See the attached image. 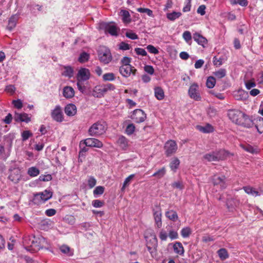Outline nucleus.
I'll use <instances>...</instances> for the list:
<instances>
[{
	"label": "nucleus",
	"instance_id": "obj_1",
	"mask_svg": "<svg viewBox=\"0 0 263 263\" xmlns=\"http://www.w3.org/2000/svg\"><path fill=\"white\" fill-rule=\"evenodd\" d=\"M228 115L229 119L237 125L246 128L250 125V116L240 110H229Z\"/></svg>",
	"mask_w": 263,
	"mask_h": 263
},
{
	"label": "nucleus",
	"instance_id": "obj_2",
	"mask_svg": "<svg viewBox=\"0 0 263 263\" xmlns=\"http://www.w3.org/2000/svg\"><path fill=\"white\" fill-rule=\"evenodd\" d=\"M90 72L88 69L86 68H81L76 76L77 85L79 90L84 93L86 91L87 81L90 79Z\"/></svg>",
	"mask_w": 263,
	"mask_h": 263
},
{
	"label": "nucleus",
	"instance_id": "obj_3",
	"mask_svg": "<svg viewBox=\"0 0 263 263\" xmlns=\"http://www.w3.org/2000/svg\"><path fill=\"white\" fill-rule=\"evenodd\" d=\"M107 129V125L103 121H98L93 124L88 129V134L92 137H99L103 135Z\"/></svg>",
	"mask_w": 263,
	"mask_h": 263
},
{
	"label": "nucleus",
	"instance_id": "obj_4",
	"mask_svg": "<svg viewBox=\"0 0 263 263\" xmlns=\"http://www.w3.org/2000/svg\"><path fill=\"white\" fill-rule=\"evenodd\" d=\"M23 245L27 251L32 253L37 251L41 248L40 242L34 236L25 237L23 240Z\"/></svg>",
	"mask_w": 263,
	"mask_h": 263
},
{
	"label": "nucleus",
	"instance_id": "obj_5",
	"mask_svg": "<svg viewBox=\"0 0 263 263\" xmlns=\"http://www.w3.org/2000/svg\"><path fill=\"white\" fill-rule=\"evenodd\" d=\"M98 59L104 65L108 64L112 60L110 49L104 46H100L98 50Z\"/></svg>",
	"mask_w": 263,
	"mask_h": 263
},
{
	"label": "nucleus",
	"instance_id": "obj_6",
	"mask_svg": "<svg viewBox=\"0 0 263 263\" xmlns=\"http://www.w3.org/2000/svg\"><path fill=\"white\" fill-rule=\"evenodd\" d=\"M227 154V152L223 149L213 151L205 154L203 156V159L208 162L218 161L223 159L226 157Z\"/></svg>",
	"mask_w": 263,
	"mask_h": 263
},
{
	"label": "nucleus",
	"instance_id": "obj_7",
	"mask_svg": "<svg viewBox=\"0 0 263 263\" xmlns=\"http://www.w3.org/2000/svg\"><path fill=\"white\" fill-rule=\"evenodd\" d=\"M99 28L104 30L105 33H109L112 36L118 35L119 29L112 23L102 22L99 24Z\"/></svg>",
	"mask_w": 263,
	"mask_h": 263
},
{
	"label": "nucleus",
	"instance_id": "obj_8",
	"mask_svg": "<svg viewBox=\"0 0 263 263\" xmlns=\"http://www.w3.org/2000/svg\"><path fill=\"white\" fill-rule=\"evenodd\" d=\"M250 125L246 126V128H252L254 126L259 134L263 133V118L257 116H250Z\"/></svg>",
	"mask_w": 263,
	"mask_h": 263
},
{
	"label": "nucleus",
	"instance_id": "obj_9",
	"mask_svg": "<svg viewBox=\"0 0 263 263\" xmlns=\"http://www.w3.org/2000/svg\"><path fill=\"white\" fill-rule=\"evenodd\" d=\"M188 95L191 99L195 101H200L201 100L199 90V85L197 83H194L190 86L188 90Z\"/></svg>",
	"mask_w": 263,
	"mask_h": 263
},
{
	"label": "nucleus",
	"instance_id": "obj_10",
	"mask_svg": "<svg viewBox=\"0 0 263 263\" xmlns=\"http://www.w3.org/2000/svg\"><path fill=\"white\" fill-rule=\"evenodd\" d=\"M164 148L166 156L169 157L176 153L178 146L175 141L170 140L165 143Z\"/></svg>",
	"mask_w": 263,
	"mask_h": 263
},
{
	"label": "nucleus",
	"instance_id": "obj_11",
	"mask_svg": "<svg viewBox=\"0 0 263 263\" xmlns=\"http://www.w3.org/2000/svg\"><path fill=\"white\" fill-rule=\"evenodd\" d=\"M130 118L135 122L140 123L145 121L146 115L142 109H136L133 111Z\"/></svg>",
	"mask_w": 263,
	"mask_h": 263
},
{
	"label": "nucleus",
	"instance_id": "obj_12",
	"mask_svg": "<svg viewBox=\"0 0 263 263\" xmlns=\"http://www.w3.org/2000/svg\"><path fill=\"white\" fill-rule=\"evenodd\" d=\"M136 69L132 66H121L119 68L120 74L125 78L129 77L131 74L135 75Z\"/></svg>",
	"mask_w": 263,
	"mask_h": 263
},
{
	"label": "nucleus",
	"instance_id": "obj_13",
	"mask_svg": "<svg viewBox=\"0 0 263 263\" xmlns=\"http://www.w3.org/2000/svg\"><path fill=\"white\" fill-rule=\"evenodd\" d=\"M213 183L215 186L219 185L221 189H224L227 186L226 178L224 176L214 175L213 177Z\"/></svg>",
	"mask_w": 263,
	"mask_h": 263
},
{
	"label": "nucleus",
	"instance_id": "obj_14",
	"mask_svg": "<svg viewBox=\"0 0 263 263\" xmlns=\"http://www.w3.org/2000/svg\"><path fill=\"white\" fill-rule=\"evenodd\" d=\"M154 218L155 219L156 226L160 228L162 226V213L161 209L160 206H157L153 210Z\"/></svg>",
	"mask_w": 263,
	"mask_h": 263
},
{
	"label": "nucleus",
	"instance_id": "obj_15",
	"mask_svg": "<svg viewBox=\"0 0 263 263\" xmlns=\"http://www.w3.org/2000/svg\"><path fill=\"white\" fill-rule=\"evenodd\" d=\"M194 40L203 48H205L208 45V40L200 33L196 32L193 34Z\"/></svg>",
	"mask_w": 263,
	"mask_h": 263
},
{
	"label": "nucleus",
	"instance_id": "obj_16",
	"mask_svg": "<svg viewBox=\"0 0 263 263\" xmlns=\"http://www.w3.org/2000/svg\"><path fill=\"white\" fill-rule=\"evenodd\" d=\"M51 116L52 118L57 122H61L63 120L62 111L59 105L56 106L55 108L52 110Z\"/></svg>",
	"mask_w": 263,
	"mask_h": 263
},
{
	"label": "nucleus",
	"instance_id": "obj_17",
	"mask_svg": "<svg viewBox=\"0 0 263 263\" xmlns=\"http://www.w3.org/2000/svg\"><path fill=\"white\" fill-rule=\"evenodd\" d=\"M84 144L88 147H94L97 148H102L103 146V143L99 140L89 138L85 140Z\"/></svg>",
	"mask_w": 263,
	"mask_h": 263
},
{
	"label": "nucleus",
	"instance_id": "obj_18",
	"mask_svg": "<svg viewBox=\"0 0 263 263\" xmlns=\"http://www.w3.org/2000/svg\"><path fill=\"white\" fill-rule=\"evenodd\" d=\"M19 18L20 14L18 13L12 15L8 20L7 29L9 31L12 30L16 27Z\"/></svg>",
	"mask_w": 263,
	"mask_h": 263
},
{
	"label": "nucleus",
	"instance_id": "obj_19",
	"mask_svg": "<svg viewBox=\"0 0 263 263\" xmlns=\"http://www.w3.org/2000/svg\"><path fill=\"white\" fill-rule=\"evenodd\" d=\"M145 239L146 240V245L157 247V238L153 232L150 233L149 235L145 236Z\"/></svg>",
	"mask_w": 263,
	"mask_h": 263
},
{
	"label": "nucleus",
	"instance_id": "obj_20",
	"mask_svg": "<svg viewBox=\"0 0 263 263\" xmlns=\"http://www.w3.org/2000/svg\"><path fill=\"white\" fill-rule=\"evenodd\" d=\"M8 178L14 183L18 182L21 178V175L20 174V170L17 169L11 170L9 175Z\"/></svg>",
	"mask_w": 263,
	"mask_h": 263
},
{
	"label": "nucleus",
	"instance_id": "obj_21",
	"mask_svg": "<svg viewBox=\"0 0 263 263\" xmlns=\"http://www.w3.org/2000/svg\"><path fill=\"white\" fill-rule=\"evenodd\" d=\"M14 120L16 122H24L28 123L31 121V118L26 113H15Z\"/></svg>",
	"mask_w": 263,
	"mask_h": 263
},
{
	"label": "nucleus",
	"instance_id": "obj_22",
	"mask_svg": "<svg viewBox=\"0 0 263 263\" xmlns=\"http://www.w3.org/2000/svg\"><path fill=\"white\" fill-rule=\"evenodd\" d=\"M106 92L104 85L96 86L93 90V96L97 98H101Z\"/></svg>",
	"mask_w": 263,
	"mask_h": 263
},
{
	"label": "nucleus",
	"instance_id": "obj_23",
	"mask_svg": "<svg viewBox=\"0 0 263 263\" xmlns=\"http://www.w3.org/2000/svg\"><path fill=\"white\" fill-rule=\"evenodd\" d=\"M119 14L122 17V21L124 24H127L131 22V16L127 10L121 9L120 11Z\"/></svg>",
	"mask_w": 263,
	"mask_h": 263
},
{
	"label": "nucleus",
	"instance_id": "obj_24",
	"mask_svg": "<svg viewBox=\"0 0 263 263\" xmlns=\"http://www.w3.org/2000/svg\"><path fill=\"white\" fill-rule=\"evenodd\" d=\"M117 144L121 149L125 150L128 147V141L125 137L121 136L117 140Z\"/></svg>",
	"mask_w": 263,
	"mask_h": 263
},
{
	"label": "nucleus",
	"instance_id": "obj_25",
	"mask_svg": "<svg viewBox=\"0 0 263 263\" xmlns=\"http://www.w3.org/2000/svg\"><path fill=\"white\" fill-rule=\"evenodd\" d=\"M65 112L68 116H73L77 112V107L75 105L69 104L66 106Z\"/></svg>",
	"mask_w": 263,
	"mask_h": 263
},
{
	"label": "nucleus",
	"instance_id": "obj_26",
	"mask_svg": "<svg viewBox=\"0 0 263 263\" xmlns=\"http://www.w3.org/2000/svg\"><path fill=\"white\" fill-rule=\"evenodd\" d=\"M63 95L66 98H71L74 95V90L70 86L64 87L63 89Z\"/></svg>",
	"mask_w": 263,
	"mask_h": 263
},
{
	"label": "nucleus",
	"instance_id": "obj_27",
	"mask_svg": "<svg viewBox=\"0 0 263 263\" xmlns=\"http://www.w3.org/2000/svg\"><path fill=\"white\" fill-rule=\"evenodd\" d=\"M196 128L203 133H210L214 131V127L209 123L205 126L197 125Z\"/></svg>",
	"mask_w": 263,
	"mask_h": 263
},
{
	"label": "nucleus",
	"instance_id": "obj_28",
	"mask_svg": "<svg viewBox=\"0 0 263 263\" xmlns=\"http://www.w3.org/2000/svg\"><path fill=\"white\" fill-rule=\"evenodd\" d=\"M165 216L173 221H176L178 219V216L176 211L170 210L165 212Z\"/></svg>",
	"mask_w": 263,
	"mask_h": 263
},
{
	"label": "nucleus",
	"instance_id": "obj_29",
	"mask_svg": "<svg viewBox=\"0 0 263 263\" xmlns=\"http://www.w3.org/2000/svg\"><path fill=\"white\" fill-rule=\"evenodd\" d=\"M155 96L158 100H162L164 98V92L160 87H156L154 88Z\"/></svg>",
	"mask_w": 263,
	"mask_h": 263
},
{
	"label": "nucleus",
	"instance_id": "obj_30",
	"mask_svg": "<svg viewBox=\"0 0 263 263\" xmlns=\"http://www.w3.org/2000/svg\"><path fill=\"white\" fill-rule=\"evenodd\" d=\"M173 249L174 252L180 255H183L184 253V248L181 242H176L174 244Z\"/></svg>",
	"mask_w": 263,
	"mask_h": 263
},
{
	"label": "nucleus",
	"instance_id": "obj_31",
	"mask_svg": "<svg viewBox=\"0 0 263 263\" xmlns=\"http://www.w3.org/2000/svg\"><path fill=\"white\" fill-rule=\"evenodd\" d=\"M180 160L178 158L175 157L173 158L170 163V167L172 171L176 172L180 165Z\"/></svg>",
	"mask_w": 263,
	"mask_h": 263
},
{
	"label": "nucleus",
	"instance_id": "obj_32",
	"mask_svg": "<svg viewBox=\"0 0 263 263\" xmlns=\"http://www.w3.org/2000/svg\"><path fill=\"white\" fill-rule=\"evenodd\" d=\"M182 15L180 12L173 11L172 12L167 13L166 14V17L168 20L171 21H174L176 19L179 18Z\"/></svg>",
	"mask_w": 263,
	"mask_h": 263
},
{
	"label": "nucleus",
	"instance_id": "obj_33",
	"mask_svg": "<svg viewBox=\"0 0 263 263\" xmlns=\"http://www.w3.org/2000/svg\"><path fill=\"white\" fill-rule=\"evenodd\" d=\"M245 192L253 196L256 197L258 196H260V194L257 191H256L254 188L250 186H244L243 187Z\"/></svg>",
	"mask_w": 263,
	"mask_h": 263
},
{
	"label": "nucleus",
	"instance_id": "obj_34",
	"mask_svg": "<svg viewBox=\"0 0 263 263\" xmlns=\"http://www.w3.org/2000/svg\"><path fill=\"white\" fill-rule=\"evenodd\" d=\"M62 75L69 78H72L73 76V68L71 66H65Z\"/></svg>",
	"mask_w": 263,
	"mask_h": 263
},
{
	"label": "nucleus",
	"instance_id": "obj_35",
	"mask_svg": "<svg viewBox=\"0 0 263 263\" xmlns=\"http://www.w3.org/2000/svg\"><path fill=\"white\" fill-rule=\"evenodd\" d=\"M218 255L219 258L222 260H224L229 257V254L227 250L224 248L220 249L217 251Z\"/></svg>",
	"mask_w": 263,
	"mask_h": 263
},
{
	"label": "nucleus",
	"instance_id": "obj_36",
	"mask_svg": "<svg viewBox=\"0 0 263 263\" xmlns=\"http://www.w3.org/2000/svg\"><path fill=\"white\" fill-rule=\"evenodd\" d=\"M27 174L30 177H34L37 176L40 174V171L37 167L32 166L28 168Z\"/></svg>",
	"mask_w": 263,
	"mask_h": 263
},
{
	"label": "nucleus",
	"instance_id": "obj_37",
	"mask_svg": "<svg viewBox=\"0 0 263 263\" xmlns=\"http://www.w3.org/2000/svg\"><path fill=\"white\" fill-rule=\"evenodd\" d=\"M226 70L223 68H220L219 70L213 72L214 76L217 79H221L226 76Z\"/></svg>",
	"mask_w": 263,
	"mask_h": 263
},
{
	"label": "nucleus",
	"instance_id": "obj_38",
	"mask_svg": "<svg viewBox=\"0 0 263 263\" xmlns=\"http://www.w3.org/2000/svg\"><path fill=\"white\" fill-rule=\"evenodd\" d=\"M40 194L44 202L50 199L52 196V192L47 190H45L44 192L40 193Z\"/></svg>",
	"mask_w": 263,
	"mask_h": 263
},
{
	"label": "nucleus",
	"instance_id": "obj_39",
	"mask_svg": "<svg viewBox=\"0 0 263 263\" xmlns=\"http://www.w3.org/2000/svg\"><path fill=\"white\" fill-rule=\"evenodd\" d=\"M216 84V79L213 76L209 77L206 82V86L209 88H213Z\"/></svg>",
	"mask_w": 263,
	"mask_h": 263
},
{
	"label": "nucleus",
	"instance_id": "obj_40",
	"mask_svg": "<svg viewBox=\"0 0 263 263\" xmlns=\"http://www.w3.org/2000/svg\"><path fill=\"white\" fill-rule=\"evenodd\" d=\"M60 250L63 253L69 256H71L73 254V252L70 250V248L66 245L62 246L60 248Z\"/></svg>",
	"mask_w": 263,
	"mask_h": 263
},
{
	"label": "nucleus",
	"instance_id": "obj_41",
	"mask_svg": "<svg viewBox=\"0 0 263 263\" xmlns=\"http://www.w3.org/2000/svg\"><path fill=\"white\" fill-rule=\"evenodd\" d=\"M166 174V170L164 167L159 169L156 172L154 173L152 175L153 177H155L158 179L162 178Z\"/></svg>",
	"mask_w": 263,
	"mask_h": 263
},
{
	"label": "nucleus",
	"instance_id": "obj_42",
	"mask_svg": "<svg viewBox=\"0 0 263 263\" xmlns=\"http://www.w3.org/2000/svg\"><path fill=\"white\" fill-rule=\"evenodd\" d=\"M104 81H113L115 80V74L112 72L106 73L103 75Z\"/></svg>",
	"mask_w": 263,
	"mask_h": 263
},
{
	"label": "nucleus",
	"instance_id": "obj_43",
	"mask_svg": "<svg viewBox=\"0 0 263 263\" xmlns=\"http://www.w3.org/2000/svg\"><path fill=\"white\" fill-rule=\"evenodd\" d=\"M182 37L186 43L191 45L192 36L189 31H185L182 34Z\"/></svg>",
	"mask_w": 263,
	"mask_h": 263
},
{
	"label": "nucleus",
	"instance_id": "obj_44",
	"mask_svg": "<svg viewBox=\"0 0 263 263\" xmlns=\"http://www.w3.org/2000/svg\"><path fill=\"white\" fill-rule=\"evenodd\" d=\"M105 188L103 186H97L93 191V195L95 197H97L99 195H101L104 192Z\"/></svg>",
	"mask_w": 263,
	"mask_h": 263
},
{
	"label": "nucleus",
	"instance_id": "obj_45",
	"mask_svg": "<svg viewBox=\"0 0 263 263\" xmlns=\"http://www.w3.org/2000/svg\"><path fill=\"white\" fill-rule=\"evenodd\" d=\"M192 232L190 227H186L183 228L181 231V235L183 238H187L190 236Z\"/></svg>",
	"mask_w": 263,
	"mask_h": 263
},
{
	"label": "nucleus",
	"instance_id": "obj_46",
	"mask_svg": "<svg viewBox=\"0 0 263 263\" xmlns=\"http://www.w3.org/2000/svg\"><path fill=\"white\" fill-rule=\"evenodd\" d=\"M33 201L35 204L37 205L44 203L40 193L34 194L33 198Z\"/></svg>",
	"mask_w": 263,
	"mask_h": 263
},
{
	"label": "nucleus",
	"instance_id": "obj_47",
	"mask_svg": "<svg viewBox=\"0 0 263 263\" xmlns=\"http://www.w3.org/2000/svg\"><path fill=\"white\" fill-rule=\"evenodd\" d=\"M230 3L232 5L239 4L242 7H246L248 5L247 0H230Z\"/></svg>",
	"mask_w": 263,
	"mask_h": 263
},
{
	"label": "nucleus",
	"instance_id": "obj_48",
	"mask_svg": "<svg viewBox=\"0 0 263 263\" xmlns=\"http://www.w3.org/2000/svg\"><path fill=\"white\" fill-rule=\"evenodd\" d=\"M89 58V55L86 52H83L80 54L79 58V61L80 63H84L87 62Z\"/></svg>",
	"mask_w": 263,
	"mask_h": 263
},
{
	"label": "nucleus",
	"instance_id": "obj_49",
	"mask_svg": "<svg viewBox=\"0 0 263 263\" xmlns=\"http://www.w3.org/2000/svg\"><path fill=\"white\" fill-rule=\"evenodd\" d=\"M137 11L140 13H145L147 14L148 16L153 17V13L152 10L148 8H138L137 9Z\"/></svg>",
	"mask_w": 263,
	"mask_h": 263
},
{
	"label": "nucleus",
	"instance_id": "obj_50",
	"mask_svg": "<svg viewBox=\"0 0 263 263\" xmlns=\"http://www.w3.org/2000/svg\"><path fill=\"white\" fill-rule=\"evenodd\" d=\"M22 139L23 141H25L32 136V133L29 130H24L22 133Z\"/></svg>",
	"mask_w": 263,
	"mask_h": 263
},
{
	"label": "nucleus",
	"instance_id": "obj_51",
	"mask_svg": "<svg viewBox=\"0 0 263 263\" xmlns=\"http://www.w3.org/2000/svg\"><path fill=\"white\" fill-rule=\"evenodd\" d=\"M135 130V126L134 124L130 123L128 124L125 129L126 133L128 135H132Z\"/></svg>",
	"mask_w": 263,
	"mask_h": 263
},
{
	"label": "nucleus",
	"instance_id": "obj_52",
	"mask_svg": "<svg viewBox=\"0 0 263 263\" xmlns=\"http://www.w3.org/2000/svg\"><path fill=\"white\" fill-rule=\"evenodd\" d=\"M16 90V88L13 85H8L6 86L5 91L9 93L10 95H12L14 93Z\"/></svg>",
	"mask_w": 263,
	"mask_h": 263
},
{
	"label": "nucleus",
	"instance_id": "obj_53",
	"mask_svg": "<svg viewBox=\"0 0 263 263\" xmlns=\"http://www.w3.org/2000/svg\"><path fill=\"white\" fill-rule=\"evenodd\" d=\"M125 36L131 40H137L138 39V36L133 31L129 30L126 32Z\"/></svg>",
	"mask_w": 263,
	"mask_h": 263
},
{
	"label": "nucleus",
	"instance_id": "obj_54",
	"mask_svg": "<svg viewBox=\"0 0 263 263\" xmlns=\"http://www.w3.org/2000/svg\"><path fill=\"white\" fill-rule=\"evenodd\" d=\"M246 87L247 89L250 90L256 86V83L253 80H248L245 82Z\"/></svg>",
	"mask_w": 263,
	"mask_h": 263
},
{
	"label": "nucleus",
	"instance_id": "obj_55",
	"mask_svg": "<svg viewBox=\"0 0 263 263\" xmlns=\"http://www.w3.org/2000/svg\"><path fill=\"white\" fill-rule=\"evenodd\" d=\"M104 204V201L98 199L94 200L92 201V206L96 208H101L103 206Z\"/></svg>",
	"mask_w": 263,
	"mask_h": 263
},
{
	"label": "nucleus",
	"instance_id": "obj_56",
	"mask_svg": "<svg viewBox=\"0 0 263 263\" xmlns=\"http://www.w3.org/2000/svg\"><path fill=\"white\" fill-rule=\"evenodd\" d=\"M96 183L97 181L93 177L91 176L88 178V185L90 189L96 185Z\"/></svg>",
	"mask_w": 263,
	"mask_h": 263
},
{
	"label": "nucleus",
	"instance_id": "obj_57",
	"mask_svg": "<svg viewBox=\"0 0 263 263\" xmlns=\"http://www.w3.org/2000/svg\"><path fill=\"white\" fill-rule=\"evenodd\" d=\"M168 235L166 231L161 230L159 233V237L162 241H165L167 239Z\"/></svg>",
	"mask_w": 263,
	"mask_h": 263
},
{
	"label": "nucleus",
	"instance_id": "obj_58",
	"mask_svg": "<svg viewBox=\"0 0 263 263\" xmlns=\"http://www.w3.org/2000/svg\"><path fill=\"white\" fill-rule=\"evenodd\" d=\"M130 47L129 44L124 42H122L119 45V49L122 50H128Z\"/></svg>",
	"mask_w": 263,
	"mask_h": 263
},
{
	"label": "nucleus",
	"instance_id": "obj_59",
	"mask_svg": "<svg viewBox=\"0 0 263 263\" xmlns=\"http://www.w3.org/2000/svg\"><path fill=\"white\" fill-rule=\"evenodd\" d=\"M146 48L147 50L151 53L157 54L159 53L158 50L152 45H148Z\"/></svg>",
	"mask_w": 263,
	"mask_h": 263
},
{
	"label": "nucleus",
	"instance_id": "obj_60",
	"mask_svg": "<svg viewBox=\"0 0 263 263\" xmlns=\"http://www.w3.org/2000/svg\"><path fill=\"white\" fill-rule=\"evenodd\" d=\"M12 104L14 105V106L15 108H16L17 109H21L23 107V103H22V101L20 99L13 100Z\"/></svg>",
	"mask_w": 263,
	"mask_h": 263
},
{
	"label": "nucleus",
	"instance_id": "obj_61",
	"mask_svg": "<svg viewBox=\"0 0 263 263\" xmlns=\"http://www.w3.org/2000/svg\"><path fill=\"white\" fill-rule=\"evenodd\" d=\"M135 51L137 54L140 55L142 56H146L147 55V52L143 48H136Z\"/></svg>",
	"mask_w": 263,
	"mask_h": 263
},
{
	"label": "nucleus",
	"instance_id": "obj_62",
	"mask_svg": "<svg viewBox=\"0 0 263 263\" xmlns=\"http://www.w3.org/2000/svg\"><path fill=\"white\" fill-rule=\"evenodd\" d=\"M130 62L131 59L127 57H123V58L121 60L122 66H132L130 64Z\"/></svg>",
	"mask_w": 263,
	"mask_h": 263
},
{
	"label": "nucleus",
	"instance_id": "obj_63",
	"mask_svg": "<svg viewBox=\"0 0 263 263\" xmlns=\"http://www.w3.org/2000/svg\"><path fill=\"white\" fill-rule=\"evenodd\" d=\"M144 69L145 72L151 75H153L154 73V69L151 65H146L144 66Z\"/></svg>",
	"mask_w": 263,
	"mask_h": 263
},
{
	"label": "nucleus",
	"instance_id": "obj_64",
	"mask_svg": "<svg viewBox=\"0 0 263 263\" xmlns=\"http://www.w3.org/2000/svg\"><path fill=\"white\" fill-rule=\"evenodd\" d=\"M206 7L204 5H200L197 9V12L201 15H204L205 14Z\"/></svg>",
	"mask_w": 263,
	"mask_h": 263
}]
</instances>
